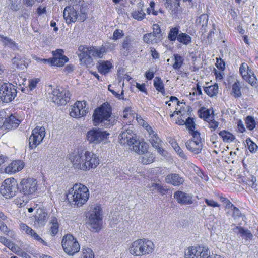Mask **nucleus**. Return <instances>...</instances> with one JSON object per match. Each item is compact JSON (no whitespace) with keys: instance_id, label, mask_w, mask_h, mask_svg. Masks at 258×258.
<instances>
[{"instance_id":"1","label":"nucleus","mask_w":258,"mask_h":258,"mask_svg":"<svg viewBox=\"0 0 258 258\" xmlns=\"http://www.w3.org/2000/svg\"><path fill=\"white\" fill-rule=\"evenodd\" d=\"M93 117L95 125L102 123L106 128L113 126L117 120L116 116L112 114L110 104L105 103L94 110Z\"/></svg>"},{"instance_id":"2","label":"nucleus","mask_w":258,"mask_h":258,"mask_svg":"<svg viewBox=\"0 0 258 258\" xmlns=\"http://www.w3.org/2000/svg\"><path fill=\"white\" fill-rule=\"evenodd\" d=\"M136 135L129 128H123L119 135V142L121 144H127L132 147L131 149L139 154H144L147 152L148 145L137 140Z\"/></svg>"},{"instance_id":"3","label":"nucleus","mask_w":258,"mask_h":258,"mask_svg":"<svg viewBox=\"0 0 258 258\" xmlns=\"http://www.w3.org/2000/svg\"><path fill=\"white\" fill-rule=\"evenodd\" d=\"M89 192L88 188L81 183H76L71 188L67 195L70 204L80 207L88 200Z\"/></svg>"},{"instance_id":"4","label":"nucleus","mask_w":258,"mask_h":258,"mask_svg":"<svg viewBox=\"0 0 258 258\" xmlns=\"http://www.w3.org/2000/svg\"><path fill=\"white\" fill-rule=\"evenodd\" d=\"M19 190V186L16 179L14 178H7L3 182L1 188V195L6 199H11L14 197L16 192Z\"/></svg>"},{"instance_id":"5","label":"nucleus","mask_w":258,"mask_h":258,"mask_svg":"<svg viewBox=\"0 0 258 258\" xmlns=\"http://www.w3.org/2000/svg\"><path fill=\"white\" fill-rule=\"evenodd\" d=\"M37 190V182L34 178H24L19 184V191L28 198H32L36 195Z\"/></svg>"},{"instance_id":"6","label":"nucleus","mask_w":258,"mask_h":258,"mask_svg":"<svg viewBox=\"0 0 258 258\" xmlns=\"http://www.w3.org/2000/svg\"><path fill=\"white\" fill-rule=\"evenodd\" d=\"M61 244L64 252L69 255H74L80 249L77 239L71 234H67L63 237Z\"/></svg>"},{"instance_id":"7","label":"nucleus","mask_w":258,"mask_h":258,"mask_svg":"<svg viewBox=\"0 0 258 258\" xmlns=\"http://www.w3.org/2000/svg\"><path fill=\"white\" fill-rule=\"evenodd\" d=\"M16 87L11 83H4L0 86V99L4 103H9L17 96Z\"/></svg>"},{"instance_id":"8","label":"nucleus","mask_w":258,"mask_h":258,"mask_svg":"<svg viewBox=\"0 0 258 258\" xmlns=\"http://www.w3.org/2000/svg\"><path fill=\"white\" fill-rule=\"evenodd\" d=\"M90 151L86 150H78L77 153H73L70 155V159L73 164V167L78 169L84 171L86 160L89 156Z\"/></svg>"},{"instance_id":"9","label":"nucleus","mask_w":258,"mask_h":258,"mask_svg":"<svg viewBox=\"0 0 258 258\" xmlns=\"http://www.w3.org/2000/svg\"><path fill=\"white\" fill-rule=\"evenodd\" d=\"M52 101L58 105H65L69 101L70 93L64 88L57 87L51 93Z\"/></svg>"},{"instance_id":"10","label":"nucleus","mask_w":258,"mask_h":258,"mask_svg":"<svg viewBox=\"0 0 258 258\" xmlns=\"http://www.w3.org/2000/svg\"><path fill=\"white\" fill-rule=\"evenodd\" d=\"M45 136V129L44 127L36 126L32 131L29 139V146L31 149L35 148L42 141Z\"/></svg>"},{"instance_id":"11","label":"nucleus","mask_w":258,"mask_h":258,"mask_svg":"<svg viewBox=\"0 0 258 258\" xmlns=\"http://www.w3.org/2000/svg\"><path fill=\"white\" fill-rule=\"evenodd\" d=\"M109 134L106 131L100 129L93 128L88 131L86 138L90 143L98 144L102 141L106 139Z\"/></svg>"},{"instance_id":"12","label":"nucleus","mask_w":258,"mask_h":258,"mask_svg":"<svg viewBox=\"0 0 258 258\" xmlns=\"http://www.w3.org/2000/svg\"><path fill=\"white\" fill-rule=\"evenodd\" d=\"M101 208L99 205L94 207L92 213L89 219V224L91 227L96 232L101 229L102 225V217L101 216Z\"/></svg>"},{"instance_id":"13","label":"nucleus","mask_w":258,"mask_h":258,"mask_svg":"<svg viewBox=\"0 0 258 258\" xmlns=\"http://www.w3.org/2000/svg\"><path fill=\"white\" fill-rule=\"evenodd\" d=\"M88 112V107H86V102L77 101L71 107L70 114L74 118H79L86 115Z\"/></svg>"},{"instance_id":"14","label":"nucleus","mask_w":258,"mask_h":258,"mask_svg":"<svg viewBox=\"0 0 258 258\" xmlns=\"http://www.w3.org/2000/svg\"><path fill=\"white\" fill-rule=\"evenodd\" d=\"M90 47L86 46H80L78 48V55L82 63L85 64L87 67L92 65L93 59L91 54H90Z\"/></svg>"},{"instance_id":"15","label":"nucleus","mask_w":258,"mask_h":258,"mask_svg":"<svg viewBox=\"0 0 258 258\" xmlns=\"http://www.w3.org/2000/svg\"><path fill=\"white\" fill-rule=\"evenodd\" d=\"M63 51L62 49H57L52 51L53 66L62 67L69 60L68 58L63 55Z\"/></svg>"},{"instance_id":"16","label":"nucleus","mask_w":258,"mask_h":258,"mask_svg":"<svg viewBox=\"0 0 258 258\" xmlns=\"http://www.w3.org/2000/svg\"><path fill=\"white\" fill-rule=\"evenodd\" d=\"M21 120L18 114L15 113L12 114L9 117L6 118L4 122V125L8 130L17 128L20 123Z\"/></svg>"},{"instance_id":"17","label":"nucleus","mask_w":258,"mask_h":258,"mask_svg":"<svg viewBox=\"0 0 258 258\" xmlns=\"http://www.w3.org/2000/svg\"><path fill=\"white\" fill-rule=\"evenodd\" d=\"M174 197L177 202L181 204L190 205L193 203L192 196L181 191H177L174 194Z\"/></svg>"},{"instance_id":"18","label":"nucleus","mask_w":258,"mask_h":258,"mask_svg":"<svg viewBox=\"0 0 258 258\" xmlns=\"http://www.w3.org/2000/svg\"><path fill=\"white\" fill-rule=\"evenodd\" d=\"M63 15L67 23L76 22L78 18L77 11L72 6H67L63 11Z\"/></svg>"},{"instance_id":"19","label":"nucleus","mask_w":258,"mask_h":258,"mask_svg":"<svg viewBox=\"0 0 258 258\" xmlns=\"http://www.w3.org/2000/svg\"><path fill=\"white\" fill-rule=\"evenodd\" d=\"M49 216L48 212L44 209H38L35 216V223L39 226H44L46 223Z\"/></svg>"},{"instance_id":"20","label":"nucleus","mask_w":258,"mask_h":258,"mask_svg":"<svg viewBox=\"0 0 258 258\" xmlns=\"http://www.w3.org/2000/svg\"><path fill=\"white\" fill-rule=\"evenodd\" d=\"M87 158V160H86V164L85 165L84 171L94 169L99 165V159L98 157L92 152H89V156Z\"/></svg>"},{"instance_id":"21","label":"nucleus","mask_w":258,"mask_h":258,"mask_svg":"<svg viewBox=\"0 0 258 258\" xmlns=\"http://www.w3.org/2000/svg\"><path fill=\"white\" fill-rule=\"evenodd\" d=\"M24 167V163L21 160H15L11 162L5 168V171L8 173H15L21 170Z\"/></svg>"},{"instance_id":"22","label":"nucleus","mask_w":258,"mask_h":258,"mask_svg":"<svg viewBox=\"0 0 258 258\" xmlns=\"http://www.w3.org/2000/svg\"><path fill=\"white\" fill-rule=\"evenodd\" d=\"M142 252L143 255L149 254L154 249V244L152 241L147 239H141Z\"/></svg>"},{"instance_id":"23","label":"nucleus","mask_w":258,"mask_h":258,"mask_svg":"<svg viewBox=\"0 0 258 258\" xmlns=\"http://www.w3.org/2000/svg\"><path fill=\"white\" fill-rule=\"evenodd\" d=\"M141 243V239H139L132 243L129 248V251L131 254L137 256H143Z\"/></svg>"},{"instance_id":"24","label":"nucleus","mask_w":258,"mask_h":258,"mask_svg":"<svg viewBox=\"0 0 258 258\" xmlns=\"http://www.w3.org/2000/svg\"><path fill=\"white\" fill-rule=\"evenodd\" d=\"M165 180L167 183L174 186H179L182 184L184 181L183 178L180 177L179 174L175 173L168 175L165 178Z\"/></svg>"},{"instance_id":"25","label":"nucleus","mask_w":258,"mask_h":258,"mask_svg":"<svg viewBox=\"0 0 258 258\" xmlns=\"http://www.w3.org/2000/svg\"><path fill=\"white\" fill-rule=\"evenodd\" d=\"M186 147L187 149L195 154H199L202 149V144L201 142L194 141L190 140L186 142Z\"/></svg>"},{"instance_id":"26","label":"nucleus","mask_w":258,"mask_h":258,"mask_svg":"<svg viewBox=\"0 0 258 258\" xmlns=\"http://www.w3.org/2000/svg\"><path fill=\"white\" fill-rule=\"evenodd\" d=\"M149 142L152 144V146L155 148L158 152L162 155L164 150L161 147V140L158 137L157 134H154L151 137H150L149 139Z\"/></svg>"},{"instance_id":"27","label":"nucleus","mask_w":258,"mask_h":258,"mask_svg":"<svg viewBox=\"0 0 258 258\" xmlns=\"http://www.w3.org/2000/svg\"><path fill=\"white\" fill-rule=\"evenodd\" d=\"M203 251V246H192L188 249L185 254V258H201L199 256L200 252Z\"/></svg>"},{"instance_id":"28","label":"nucleus","mask_w":258,"mask_h":258,"mask_svg":"<svg viewBox=\"0 0 258 258\" xmlns=\"http://www.w3.org/2000/svg\"><path fill=\"white\" fill-rule=\"evenodd\" d=\"M133 39L130 36L126 37L122 44V54L124 56L128 55L130 51L133 48L132 43Z\"/></svg>"},{"instance_id":"29","label":"nucleus","mask_w":258,"mask_h":258,"mask_svg":"<svg viewBox=\"0 0 258 258\" xmlns=\"http://www.w3.org/2000/svg\"><path fill=\"white\" fill-rule=\"evenodd\" d=\"M112 68V65L111 63L108 60H100L98 62L97 68L98 71L102 74H106Z\"/></svg>"},{"instance_id":"30","label":"nucleus","mask_w":258,"mask_h":258,"mask_svg":"<svg viewBox=\"0 0 258 258\" xmlns=\"http://www.w3.org/2000/svg\"><path fill=\"white\" fill-rule=\"evenodd\" d=\"M90 54L94 57L102 58L106 52L105 48L103 46L98 48L90 47Z\"/></svg>"},{"instance_id":"31","label":"nucleus","mask_w":258,"mask_h":258,"mask_svg":"<svg viewBox=\"0 0 258 258\" xmlns=\"http://www.w3.org/2000/svg\"><path fill=\"white\" fill-rule=\"evenodd\" d=\"M191 37L185 33L180 32L178 34V37L177 39L178 42L184 45H187L191 43Z\"/></svg>"},{"instance_id":"32","label":"nucleus","mask_w":258,"mask_h":258,"mask_svg":"<svg viewBox=\"0 0 258 258\" xmlns=\"http://www.w3.org/2000/svg\"><path fill=\"white\" fill-rule=\"evenodd\" d=\"M154 86L156 90L161 93L162 95H164L165 94V90L164 88V85L161 79L159 77H156L154 80Z\"/></svg>"},{"instance_id":"33","label":"nucleus","mask_w":258,"mask_h":258,"mask_svg":"<svg viewBox=\"0 0 258 258\" xmlns=\"http://www.w3.org/2000/svg\"><path fill=\"white\" fill-rule=\"evenodd\" d=\"M49 232L52 236L55 235L58 231L59 225L57 219L53 217L51 218Z\"/></svg>"},{"instance_id":"34","label":"nucleus","mask_w":258,"mask_h":258,"mask_svg":"<svg viewBox=\"0 0 258 258\" xmlns=\"http://www.w3.org/2000/svg\"><path fill=\"white\" fill-rule=\"evenodd\" d=\"M219 135L224 142L231 143L235 139V137L232 134L225 130L220 132Z\"/></svg>"},{"instance_id":"35","label":"nucleus","mask_w":258,"mask_h":258,"mask_svg":"<svg viewBox=\"0 0 258 258\" xmlns=\"http://www.w3.org/2000/svg\"><path fill=\"white\" fill-rule=\"evenodd\" d=\"M204 91L210 97L216 96L218 93V86L217 84L204 88Z\"/></svg>"},{"instance_id":"36","label":"nucleus","mask_w":258,"mask_h":258,"mask_svg":"<svg viewBox=\"0 0 258 258\" xmlns=\"http://www.w3.org/2000/svg\"><path fill=\"white\" fill-rule=\"evenodd\" d=\"M208 21V16L206 14L201 15L196 20V24L197 26H201L204 30L207 25Z\"/></svg>"},{"instance_id":"37","label":"nucleus","mask_w":258,"mask_h":258,"mask_svg":"<svg viewBox=\"0 0 258 258\" xmlns=\"http://www.w3.org/2000/svg\"><path fill=\"white\" fill-rule=\"evenodd\" d=\"M0 37L5 45L8 46L13 50L18 49L17 44L11 39L3 35L0 36Z\"/></svg>"},{"instance_id":"38","label":"nucleus","mask_w":258,"mask_h":258,"mask_svg":"<svg viewBox=\"0 0 258 258\" xmlns=\"http://www.w3.org/2000/svg\"><path fill=\"white\" fill-rule=\"evenodd\" d=\"M198 115L200 118H203L205 121H208L211 118L210 111L205 107H202L198 111Z\"/></svg>"},{"instance_id":"39","label":"nucleus","mask_w":258,"mask_h":258,"mask_svg":"<svg viewBox=\"0 0 258 258\" xmlns=\"http://www.w3.org/2000/svg\"><path fill=\"white\" fill-rule=\"evenodd\" d=\"M179 33V28L177 27H173L170 29L168 33V39L170 41H175L177 40Z\"/></svg>"},{"instance_id":"40","label":"nucleus","mask_w":258,"mask_h":258,"mask_svg":"<svg viewBox=\"0 0 258 258\" xmlns=\"http://www.w3.org/2000/svg\"><path fill=\"white\" fill-rule=\"evenodd\" d=\"M243 79L253 87L256 88L258 85L257 79L252 72L251 73H247L246 76Z\"/></svg>"},{"instance_id":"41","label":"nucleus","mask_w":258,"mask_h":258,"mask_svg":"<svg viewBox=\"0 0 258 258\" xmlns=\"http://www.w3.org/2000/svg\"><path fill=\"white\" fill-rule=\"evenodd\" d=\"M236 228L238 230V232L241 236L244 238L246 240H251L252 238L253 235L249 230L245 229L242 227L237 226Z\"/></svg>"},{"instance_id":"42","label":"nucleus","mask_w":258,"mask_h":258,"mask_svg":"<svg viewBox=\"0 0 258 258\" xmlns=\"http://www.w3.org/2000/svg\"><path fill=\"white\" fill-rule=\"evenodd\" d=\"M143 40L147 44L157 43L158 42L156 37L152 33H146L143 36Z\"/></svg>"},{"instance_id":"43","label":"nucleus","mask_w":258,"mask_h":258,"mask_svg":"<svg viewBox=\"0 0 258 258\" xmlns=\"http://www.w3.org/2000/svg\"><path fill=\"white\" fill-rule=\"evenodd\" d=\"M232 92L235 98L239 97L242 95L240 84L238 81L235 82L233 84Z\"/></svg>"},{"instance_id":"44","label":"nucleus","mask_w":258,"mask_h":258,"mask_svg":"<svg viewBox=\"0 0 258 258\" xmlns=\"http://www.w3.org/2000/svg\"><path fill=\"white\" fill-rule=\"evenodd\" d=\"M173 56L175 62L173 64V68L176 70L178 69L182 65L184 59L183 57H182L178 54H174Z\"/></svg>"},{"instance_id":"45","label":"nucleus","mask_w":258,"mask_h":258,"mask_svg":"<svg viewBox=\"0 0 258 258\" xmlns=\"http://www.w3.org/2000/svg\"><path fill=\"white\" fill-rule=\"evenodd\" d=\"M124 221L122 217L119 215H114L110 221V225L112 227L119 224V226L123 225Z\"/></svg>"},{"instance_id":"46","label":"nucleus","mask_w":258,"mask_h":258,"mask_svg":"<svg viewBox=\"0 0 258 258\" xmlns=\"http://www.w3.org/2000/svg\"><path fill=\"white\" fill-rule=\"evenodd\" d=\"M29 198L25 195L22 197H18L14 200V203L19 207L24 206L28 202Z\"/></svg>"},{"instance_id":"47","label":"nucleus","mask_w":258,"mask_h":258,"mask_svg":"<svg viewBox=\"0 0 258 258\" xmlns=\"http://www.w3.org/2000/svg\"><path fill=\"white\" fill-rule=\"evenodd\" d=\"M154 157L150 153H146L142 158L141 162L144 164H148L154 161Z\"/></svg>"},{"instance_id":"48","label":"nucleus","mask_w":258,"mask_h":258,"mask_svg":"<svg viewBox=\"0 0 258 258\" xmlns=\"http://www.w3.org/2000/svg\"><path fill=\"white\" fill-rule=\"evenodd\" d=\"M245 123L247 128L252 130L255 127V122L253 117L248 116L245 119Z\"/></svg>"},{"instance_id":"49","label":"nucleus","mask_w":258,"mask_h":258,"mask_svg":"<svg viewBox=\"0 0 258 258\" xmlns=\"http://www.w3.org/2000/svg\"><path fill=\"white\" fill-rule=\"evenodd\" d=\"M239 71L243 78L246 76L247 73H251V71L248 69V65L245 63L241 64L239 68Z\"/></svg>"},{"instance_id":"50","label":"nucleus","mask_w":258,"mask_h":258,"mask_svg":"<svg viewBox=\"0 0 258 258\" xmlns=\"http://www.w3.org/2000/svg\"><path fill=\"white\" fill-rule=\"evenodd\" d=\"M132 16L134 19L141 21L144 18L145 14L142 10H140L134 11L132 14Z\"/></svg>"},{"instance_id":"51","label":"nucleus","mask_w":258,"mask_h":258,"mask_svg":"<svg viewBox=\"0 0 258 258\" xmlns=\"http://www.w3.org/2000/svg\"><path fill=\"white\" fill-rule=\"evenodd\" d=\"M246 143L249 151L252 153H255L257 151V146L251 140L250 138L246 140Z\"/></svg>"},{"instance_id":"52","label":"nucleus","mask_w":258,"mask_h":258,"mask_svg":"<svg viewBox=\"0 0 258 258\" xmlns=\"http://www.w3.org/2000/svg\"><path fill=\"white\" fill-rule=\"evenodd\" d=\"M229 210V212H230V211L232 212V216L234 219L239 218L240 217H241L242 216V214H241L240 211L239 210V209L238 208H237V207H236L234 205H233Z\"/></svg>"},{"instance_id":"53","label":"nucleus","mask_w":258,"mask_h":258,"mask_svg":"<svg viewBox=\"0 0 258 258\" xmlns=\"http://www.w3.org/2000/svg\"><path fill=\"white\" fill-rule=\"evenodd\" d=\"M184 124L186 125V128L188 129L189 132L194 131L195 128V124L194 119L190 117H188L186 121H185Z\"/></svg>"},{"instance_id":"54","label":"nucleus","mask_w":258,"mask_h":258,"mask_svg":"<svg viewBox=\"0 0 258 258\" xmlns=\"http://www.w3.org/2000/svg\"><path fill=\"white\" fill-rule=\"evenodd\" d=\"M191 167L193 168L194 171L202 179H204L205 180H208V177L207 175H204L202 171H201L200 169L196 166L195 165L192 164L191 165Z\"/></svg>"},{"instance_id":"55","label":"nucleus","mask_w":258,"mask_h":258,"mask_svg":"<svg viewBox=\"0 0 258 258\" xmlns=\"http://www.w3.org/2000/svg\"><path fill=\"white\" fill-rule=\"evenodd\" d=\"M207 121L209 123V127L212 129V131L216 129L219 124L218 121L214 120V115H212L211 118Z\"/></svg>"},{"instance_id":"56","label":"nucleus","mask_w":258,"mask_h":258,"mask_svg":"<svg viewBox=\"0 0 258 258\" xmlns=\"http://www.w3.org/2000/svg\"><path fill=\"white\" fill-rule=\"evenodd\" d=\"M82 256L83 258H94L93 251L89 248H83Z\"/></svg>"},{"instance_id":"57","label":"nucleus","mask_w":258,"mask_h":258,"mask_svg":"<svg viewBox=\"0 0 258 258\" xmlns=\"http://www.w3.org/2000/svg\"><path fill=\"white\" fill-rule=\"evenodd\" d=\"M21 7L20 2L19 0H11L10 8L13 11H17Z\"/></svg>"},{"instance_id":"58","label":"nucleus","mask_w":258,"mask_h":258,"mask_svg":"<svg viewBox=\"0 0 258 258\" xmlns=\"http://www.w3.org/2000/svg\"><path fill=\"white\" fill-rule=\"evenodd\" d=\"M39 78L32 79L29 80L28 87L30 91L34 90L37 86V84L39 82Z\"/></svg>"},{"instance_id":"59","label":"nucleus","mask_w":258,"mask_h":258,"mask_svg":"<svg viewBox=\"0 0 258 258\" xmlns=\"http://www.w3.org/2000/svg\"><path fill=\"white\" fill-rule=\"evenodd\" d=\"M20 228L26 234L29 235H31L34 232V230H33L31 228L24 223H21L20 224Z\"/></svg>"},{"instance_id":"60","label":"nucleus","mask_w":258,"mask_h":258,"mask_svg":"<svg viewBox=\"0 0 258 258\" xmlns=\"http://www.w3.org/2000/svg\"><path fill=\"white\" fill-rule=\"evenodd\" d=\"M192 136V138L191 140H193L194 141L201 142V138L200 137V134L199 132L197 131H192L189 132Z\"/></svg>"},{"instance_id":"61","label":"nucleus","mask_w":258,"mask_h":258,"mask_svg":"<svg viewBox=\"0 0 258 258\" xmlns=\"http://www.w3.org/2000/svg\"><path fill=\"white\" fill-rule=\"evenodd\" d=\"M153 32L152 33L156 37H160L161 36V29L159 25L155 24L153 25Z\"/></svg>"},{"instance_id":"62","label":"nucleus","mask_w":258,"mask_h":258,"mask_svg":"<svg viewBox=\"0 0 258 258\" xmlns=\"http://www.w3.org/2000/svg\"><path fill=\"white\" fill-rule=\"evenodd\" d=\"M32 237H33L35 240L42 243L43 245L48 246L47 243L44 241L40 236L35 231L30 235Z\"/></svg>"},{"instance_id":"63","label":"nucleus","mask_w":258,"mask_h":258,"mask_svg":"<svg viewBox=\"0 0 258 258\" xmlns=\"http://www.w3.org/2000/svg\"><path fill=\"white\" fill-rule=\"evenodd\" d=\"M220 199L222 202L225 204V208L230 209L234 205L226 198L220 197Z\"/></svg>"},{"instance_id":"64","label":"nucleus","mask_w":258,"mask_h":258,"mask_svg":"<svg viewBox=\"0 0 258 258\" xmlns=\"http://www.w3.org/2000/svg\"><path fill=\"white\" fill-rule=\"evenodd\" d=\"M123 35V31L120 29H116L113 35V39L116 40L121 38Z\"/></svg>"}]
</instances>
